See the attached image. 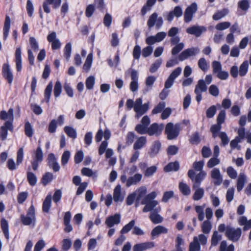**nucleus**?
Here are the masks:
<instances>
[{
    "mask_svg": "<svg viewBox=\"0 0 251 251\" xmlns=\"http://www.w3.org/2000/svg\"><path fill=\"white\" fill-rule=\"evenodd\" d=\"M165 102L164 101L160 102L155 107L152 109V113L153 114H157L162 112L161 118L163 120L168 118L172 113V109L167 107L165 108Z\"/></svg>",
    "mask_w": 251,
    "mask_h": 251,
    "instance_id": "nucleus-3",
    "label": "nucleus"
},
{
    "mask_svg": "<svg viewBox=\"0 0 251 251\" xmlns=\"http://www.w3.org/2000/svg\"><path fill=\"white\" fill-rule=\"evenodd\" d=\"M51 205V196L48 195L43 202L42 211L45 213H48Z\"/></svg>",
    "mask_w": 251,
    "mask_h": 251,
    "instance_id": "nucleus-24",
    "label": "nucleus"
},
{
    "mask_svg": "<svg viewBox=\"0 0 251 251\" xmlns=\"http://www.w3.org/2000/svg\"><path fill=\"white\" fill-rule=\"evenodd\" d=\"M187 175L188 177L193 182V189H195L196 188L199 187L206 174L204 171H201L196 175L194 171L191 169L188 171Z\"/></svg>",
    "mask_w": 251,
    "mask_h": 251,
    "instance_id": "nucleus-2",
    "label": "nucleus"
},
{
    "mask_svg": "<svg viewBox=\"0 0 251 251\" xmlns=\"http://www.w3.org/2000/svg\"><path fill=\"white\" fill-rule=\"evenodd\" d=\"M156 0H147L146 3L142 7L141 13L142 16H144L147 11L151 10V7L154 5Z\"/></svg>",
    "mask_w": 251,
    "mask_h": 251,
    "instance_id": "nucleus-25",
    "label": "nucleus"
},
{
    "mask_svg": "<svg viewBox=\"0 0 251 251\" xmlns=\"http://www.w3.org/2000/svg\"><path fill=\"white\" fill-rule=\"evenodd\" d=\"M158 201H152L148 202L145 203V206L143 209V212H148L153 210V208L157 205Z\"/></svg>",
    "mask_w": 251,
    "mask_h": 251,
    "instance_id": "nucleus-36",
    "label": "nucleus"
},
{
    "mask_svg": "<svg viewBox=\"0 0 251 251\" xmlns=\"http://www.w3.org/2000/svg\"><path fill=\"white\" fill-rule=\"evenodd\" d=\"M70 157V152L68 151H65L61 157V164L62 166L66 165Z\"/></svg>",
    "mask_w": 251,
    "mask_h": 251,
    "instance_id": "nucleus-63",
    "label": "nucleus"
},
{
    "mask_svg": "<svg viewBox=\"0 0 251 251\" xmlns=\"http://www.w3.org/2000/svg\"><path fill=\"white\" fill-rule=\"evenodd\" d=\"M13 126H1L0 130V139L1 141L5 140L7 136L8 130H12Z\"/></svg>",
    "mask_w": 251,
    "mask_h": 251,
    "instance_id": "nucleus-35",
    "label": "nucleus"
},
{
    "mask_svg": "<svg viewBox=\"0 0 251 251\" xmlns=\"http://www.w3.org/2000/svg\"><path fill=\"white\" fill-rule=\"evenodd\" d=\"M11 19L10 17L6 15L5 18V21L3 28V38L5 41L7 39L10 28Z\"/></svg>",
    "mask_w": 251,
    "mask_h": 251,
    "instance_id": "nucleus-18",
    "label": "nucleus"
},
{
    "mask_svg": "<svg viewBox=\"0 0 251 251\" xmlns=\"http://www.w3.org/2000/svg\"><path fill=\"white\" fill-rule=\"evenodd\" d=\"M21 220L22 224L25 226H29L32 223L34 224L36 221V214L35 207L32 204L28 208L26 215H21Z\"/></svg>",
    "mask_w": 251,
    "mask_h": 251,
    "instance_id": "nucleus-1",
    "label": "nucleus"
},
{
    "mask_svg": "<svg viewBox=\"0 0 251 251\" xmlns=\"http://www.w3.org/2000/svg\"><path fill=\"white\" fill-rule=\"evenodd\" d=\"M164 126H150L148 127V134L150 136H159L162 133Z\"/></svg>",
    "mask_w": 251,
    "mask_h": 251,
    "instance_id": "nucleus-26",
    "label": "nucleus"
},
{
    "mask_svg": "<svg viewBox=\"0 0 251 251\" xmlns=\"http://www.w3.org/2000/svg\"><path fill=\"white\" fill-rule=\"evenodd\" d=\"M53 179V175L51 173L46 172L43 176L41 182L43 186H46Z\"/></svg>",
    "mask_w": 251,
    "mask_h": 251,
    "instance_id": "nucleus-28",
    "label": "nucleus"
},
{
    "mask_svg": "<svg viewBox=\"0 0 251 251\" xmlns=\"http://www.w3.org/2000/svg\"><path fill=\"white\" fill-rule=\"evenodd\" d=\"M212 67L213 69V73L217 74L222 70V67L221 63L218 61H214L212 63Z\"/></svg>",
    "mask_w": 251,
    "mask_h": 251,
    "instance_id": "nucleus-58",
    "label": "nucleus"
},
{
    "mask_svg": "<svg viewBox=\"0 0 251 251\" xmlns=\"http://www.w3.org/2000/svg\"><path fill=\"white\" fill-rule=\"evenodd\" d=\"M62 87L61 82L57 80L54 84L53 94L55 98H58L62 92Z\"/></svg>",
    "mask_w": 251,
    "mask_h": 251,
    "instance_id": "nucleus-40",
    "label": "nucleus"
},
{
    "mask_svg": "<svg viewBox=\"0 0 251 251\" xmlns=\"http://www.w3.org/2000/svg\"><path fill=\"white\" fill-rule=\"evenodd\" d=\"M62 0H45L43 3V8L45 13L48 14L50 12L49 5H52L53 9L58 8L61 3Z\"/></svg>",
    "mask_w": 251,
    "mask_h": 251,
    "instance_id": "nucleus-7",
    "label": "nucleus"
},
{
    "mask_svg": "<svg viewBox=\"0 0 251 251\" xmlns=\"http://www.w3.org/2000/svg\"><path fill=\"white\" fill-rule=\"evenodd\" d=\"M195 88H197L198 90L201 92H204L207 89L206 83L203 79H200L198 81Z\"/></svg>",
    "mask_w": 251,
    "mask_h": 251,
    "instance_id": "nucleus-55",
    "label": "nucleus"
},
{
    "mask_svg": "<svg viewBox=\"0 0 251 251\" xmlns=\"http://www.w3.org/2000/svg\"><path fill=\"white\" fill-rule=\"evenodd\" d=\"M250 7V3L248 0H241L238 2V8L247 11Z\"/></svg>",
    "mask_w": 251,
    "mask_h": 251,
    "instance_id": "nucleus-45",
    "label": "nucleus"
},
{
    "mask_svg": "<svg viewBox=\"0 0 251 251\" xmlns=\"http://www.w3.org/2000/svg\"><path fill=\"white\" fill-rule=\"evenodd\" d=\"M162 63V59L159 58L157 59L150 67V72L151 73H155L160 67Z\"/></svg>",
    "mask_w": 251,
    "mask_h": 251,
    "instance_id": "nucleus-47",
    "label": "nucleus"
},
{
    "mask_svg": "<svg viewBox=\"0 0 251 251\" xmlns=\"http://www.w3.org/2000/svg\"><path fill=\"white\" fill-rule=\"evenodd\" d=\"M246 180V176L244 174H240L237 181V190L238 192L244 188Z\"/></svg>",
    "mask_w": 251,
    "mask_h": 251,
    "instance_id": "nucleus-29",
    "label": "nucleus"
},
{
    "mask_svg": "<svg viewBox=\"0 0 251 251\" xmlns=\"http://www.w3.org/2000/svg\"><path fill=\"white\" fill-rule=\"evenodd\" d=\"M147 143V139L144 136H141L137 139L133 145V149L135 151L143 148Z\"/></svg>",
    "mask_w": 251,
    "mask_h": 251,
    "instance_id": "nucleus-23",
    "label": "nucleus"
},
{
    "mask_svg": "<svg viewBox=\"0 0 251 251\" xmlns=\"http://www.w3.org/2000/svg\"><path fill=\"white\" fill-rule=\"evenodd\" d=\"M135 224L134 220H132L127 224L126 225L122 228L120 232L122 234L128 233L132 228H133Z\"/></svg>",
    "mask_w": 251,
    "mask_h": 251,
    "instance_id": "nucleus-39",
    "label": "nucleus"
},
{
    "mask_svg": "<svg viewBox=\"0 0 251 251\" xmlns=\"http://www.w3.org/2000/svg\"><path fill=\"white\" fill-rule=\"evenodd\" d=\"M33 160L41 162L43 160V152L40 146H39L36 150Z\"/></svg>",
    "mask_w": 251,
    "mask_h": 251,
    "instance_id": "nucleus-43",
    "label": "nucleus"
},
{
    "mask_svg": "<svg viewBox=\"0 0 251 251\" xmlns=\"http://www.w3.org/2000/svg\"><path fill=\"white\" fill-rule=\"evenodd\" d=\"M154 247L153 242H147L136 244L133 247V251H144L147 249H151Z\"/></svg>",
    "mask_w": 251,
    "mask_h": 251,
    "instance_id": "nucleus-14",
    "label": "nucleus"
},
{
    "mask_svg": "<svg viewBox=\"0 0 251 251\" xmlns=\"http://www.w3.org/2000/svg\"><path fill=\"white\" fill-rule=\"evenodd\" d=\"M211 177L214 179V184L216 186L220 185L223 181V178L220 170L218 168H214L211 172Z\"/></svg>",
    "mask_w": 251,
    "mask_h": 251,
    "instance_id": "nucleus-15",
    "label": "nucleus"
},
{
    "mask_svg": "<svg viewBox=\"0 0 251 251\" xmlns=\"http://www.w3.org/2000/svg\"><path fill=\"white\" fill-rule=\"evenodd\" d=\"M142 178V175L140 174H136L133 176H130L127 180L126 185L129 187L133 184H136L140 182Z\"/></svg>",
    "mask_w": 251,
    "mask_h": 251,
    "instance_id": "nucleus-22",
    "label": "nucleus"
},
{
    "mask_svg": "<svg viewBox=\"0 0 251 251\" xmlns=\"http://www.w3.org/2000/svg\"><path fill=\"white\" fill-rule=\"evenodd\" d=\"M161 148V143L159 141H155L151 148V154H156Z\"/></svg>",
    "mask_w": 251,
    "mask_h": 251,
    "instance_id": "nucleus-54",
    "label": "nucleus"
},
{
    "mask_svg": "<svg viewBox=\"0 0 251 251\" xmlns=\"http://www.w3.org/2000/svg\"><path fill=\"white\" fill-rule=\"evenodd\" d=\"M64 89L68 97L72 98L74 96V91L71 87L70 84L69 83H65L64 84Z\"/></svg>",
    "mask_w": 251,
    "mask_h": 251,
    "instance_id": "nucleus-61",
    "label": "nucleus"
},
{
    "mask_svg": "<svg viewBox=\"0 0 251 251\" xmlns=\"http://www.w3.org/2000/svg\"><path fill=\"white\" fill-rule=\"evenodd\" d=\"M121 215L116 213L113 215H111L106 218L105 220V225L107 227L111 228L115 225L119 224L121 222Z\"/></svg>",
    "mask_w": 251,
    "mask_h": 251,
    "instance_id": "nucleus-11",
    "label": "nucleus"
},
{
    "mask_svg": "<svg viewBox=\"0 0 251 251\" xmlns=\"http://www.w3.org/2000/svg\"><path fill=\"white\" fill-rule=\"evenodd\" d=\"M179 127V126H166L165 133L169 140H173L178 136L180 131Z\"/></svg>",
    "mask_w": 251,
    "mask_h": 251,
    "instance_id": "nucleus-10",
    "label": "nucleus"
},
{
    "mask_svg": "<svg viewBox=\"0 0 251 251\" xmlns=\"http://www.w3.org/2000/svg\"><path fill=\"white\" fill-rule=\"evenodd\" d=\"M131 81L129 85V88L131 91L134 92L138 89V72L135 70H132L130 74Z\"/></svg>",
    "mask_w": 251,
    "mask_h": 251,
    "instance_id": "nucleus-9",
    "label": "nucleus"
},
{
    "mask_svg": "<svg viewBox=\"0 0 251 251\" xmlns=\"http://www.w3.org/2000/svg\"><path fill=\"white\" fill-rule=\"evenodd\" d=\"M180 168L179 163L178 161L176 160L174 162H169L163 168L165 172H176Z\"/></svg>",
    "mask_w": 251,
    "mask_h": 251,
    "instance_id": "nucleus-17",
    "label": "nucleus"
},
{
    "mask_svg": "<svg viewBox=\"0 0 251 251\" xmlns=\"http://www.w3.org/2000/svg\"><path fill=\"white\" fill-rule=\"evenodd\" d=\"M157 167L155 165L147 168L144 172L145 176L150 177L152 176L156 171Z\"/></svg>",
    "mask_w": 251,
    "mask_h": 251,
    "instance_id": "nucleus-53",
    "label": "nucleus"
},
{
    "mask_svg": "<svg viewBox=\"0 0 251 251\" xmlns=\"http://www.w3.org/2000/svg\"><path fill=\"white\" fill-rule=\"evenodd\" d=\"M157 212V209H154L149 216L150 220L154 224L161 223L163 220V218Z\"/></svg>",
    "mask_w": 251,
    "mask_h": 251,
    "instance_id": "nucleus-20",
    "label": "nucleus"
},
{
    "mask_svg": "<svg viewBox=\"0 0 251 251\" xmlns=\"http://www.w3.org/2000/svg\"><path fill=\"white\" fill-rule=\"evenodd\" d=\"M3 77L7 80L8 84H11L13 80V75L8 64H4L2 68Z\"/></svg>",
    "mask_w": 251,
    "mask_h": 251,
    "instance_id": "nucleus-12",
    "label": "nucleus"
},
{
    "mask_svg": "<svg viewBox=\"0 0 251 251\" xmlns=\"http://www.w3.org/2000/svg\"><path fill=\"white\" fill-rule=\"evenodd\" d=\"M157 16V13L154 12L149 17L147 21V25L149 29H151L156 24Z\"/></svg>",
    "mask_w": 251,
    "mask_h": 251,
    "instance_id": "nucleus-33",
    "label": "nucleus"
},
{
    "mask_svg": "<svg viewBox=\"0 0 251 251\" xmlns=\"http://www.w3.org/2000/svg\"><path fill=\"white\" fill-rule=\"evenodd\" d=\"M26 8L28 16L31 17L34 12L33 5L30 0H27L26 2Z\"/></svg>",
    "mask_w": 251,
    "mask_h": 251,
    "instance_id": "nucleus-62",
    "label": "nucleus"
},
{
    "mask_svg": "<svg viewBox=\"0 0 251 251\" xmlns=\"http://www.w3.org/2000/svg\"><path fill=\"white\" fill-rule=\"evenodd\" d=\"M113 199L115 202L122 201L123 200L121 196V187L120 185H117L114 190Z\"/></svg>",
    "mask_w": 251,
    "mask_h": 251,
    "instance_id": "nucleus-30",
    "label": "nucleus"
},
{
    "mask_svg": "<svg viewBox=\"0 0 251 251\" xmlns=\"http://www.w3.org/2000/svg\"><path fill=\"white\" fill-rule=\"evenodd\" d=\"M248 63L247 62H244L240 66L239 73L241 76L245 75L248 70Z\"/></svg>",
    "mask_w": 251,
    "mask_h": 251,
    "instance_id": "nucleus-57",
    "label": "nucleus"
},
{
    "mask_svg": "<svg viewBox=\"0 0 251 251\" xmlns=\"http://www.w3.org/2000/svg\"><path fill=\"white\" fill-rule=\"evenodd\" d=\"M15 63L16 66V70L17 72H20L22 69V51L21 47L16 48L15 53Z\"/></svg>",
    "mask_w": 251,
    "mask_h": 251,
    "instance_id": "nucleus-16",
    "label": "nucleus"
},
{
    "mask_svg": "<svg viewBox=\"0 0 251 251\" xmlns=\"http://www.w3.org/2000/svg\"><path fill=\"white\" fill-rule=\"evenodd\" d=\"M14 110L12 108L9 109L7 112L2 110L0 112V118L2 120L6 121L4 126H12L14 120Z\"/></svg>",
    "mask_w": 251,
    "mask_h": 251,
    "instance_id": "nucleus-5",
    "label": "nucleus"
},
{
    "mask_svg": "<svg viewBox=\"0 0 251 251\" xmlns=\"http://www.w3.org/2000/svg\"><path fill=\"white\" fill-rule=\"evenodd\" d=\"M0 226L5 238L7 240L9 239V226L7 221L4 218L0 220Z\"/></svg>",
    "mask_w": 251,
    "mask_h": 251,
    "instance_id": "nucleus-21",
    "label": "nucleus"
},
{
    "mask_svg": "<svg viewBox=\"0 0 251 251\" xmlns=\"http://www.w3.org/2000/svg\"><path fill=\"white\" fill-rule=\"evenodd\" d=\"M204 190L201 188H198L195 191L193 196V199L194 201H199L201 200L204 195Z\"/></svg>",
    "mask_w": 251,
    "mask_h": 251,
    "instance_id": "nucleus-46",
    "label": "nucleus"
},
{
    "mask_svg": "<svg viewBox=\"0 0 251 251\" xmlns=\"http://www.w3.org/2000/svg\"><path fill=\"white\" fill-rule=\"evenodd\" d=\"M225 234L229 240L235 242L239 240L241 236L242 230L240 227L235 229L233 227L227 226Z\"/></svg>",
    "mask_w": 251,
    "mask_h": 251,
    "instance_id": "nucleus-4",
    "label": "nucleus"
},
{
    "mask_svg": "<svg viewBox=\"0 0 251 251\" xmlns=\"http://www.w3.org/2000/svg\"><path fill=\"white\" fill-rule=\"evenodd\" d=\"M96 10V7L93 4H90L88 5L85 10V16L86 17L89 18L91 17Z\"/></svg>",
    "mask_w": 251,
    "mask_h": 251,
    "instance_id": "nucleus-51",
    "label": "nucleus"
},
{
    "mask_svg": "<svg viewBox=\"0 0 251 251\" xmlns=\"http://www.w3.org/2000/svg\"><path fill=\"white\" fill-rule=\"evenodd\" d=\"M64 131L69 137L73 139H75L77 137L75 130L72 126H65Z\"/></svg>",
    "mask_w": 251,
    "mask_h": 251,
    "instance_id": "nucleus-41",
    "label": "nucleus"
},
{
    "mask_svg": "<svg viewBox=\"0 0 251 251\" xmlns=\"http://www.w3.org/2000/svg\"><path fill=\"white\" fill-rule=\"evenodd\" d=\"M200 51L198 48H191L184 50L178 56V59L182 61L191 56H194Z\"/></svg>",
    "mask_w": 251,
    "mask_h": 251,
    "instance_id": "nucleus-8",
    "label": "nucleus"
},
{
    "mask_svg": "<svg viewBox=\"0 0 251 251\" xmlns=\"http://www.w3.org/2000/svg\"><path fill=\"white\" fill-rule=\"evenodd\" d=\"M211 229V225L210 222L206 220L204 221L201 226L202 231L205 234H208L210 232Z\"/></svg>",
    "mask_w": 251,
    "mask_h": 251,
    "instance_id": "nucleus-56",
    "label": "nucleus"
},
{
    "mask_svg": "<svg viewBox=\"0 0 251 251\" xmlns=\"http://www.w3.org/2000/svg\"><path fill=\"white\" fill-rule=\"evenodd\" d=\"M206 30L204 26L193 25L186 29V32L188 34L194 35L196 37H200L202 32Z\"/></svg>",
    "mask_w": 251,
    "mask_h": 251,
    "instance_id": "nucleus-13",
    "label": "nucleus"
},
{
    "mask_svg": "<svg viewBox=\"0 0 251 251\" xmlns=\"http://www.w3.org/2000/svg\"><path fill=\"white\" fill-rule=\"evenodd\" d=\"M226 118V111L224 110H222L218 115L217 118V125L213 126H221L225 122Z\"/></svg>",
    "mask_w": 251,
    "mask_h": 251,
    "instance_id": "nucleus-48",
    "label": "nucleus"
},
{
    "mask_svg": "<svg viewBox=\"0 0 251 251\" xmlns=\"http://www.w3.org/2000/svg\"><path fill=\"white\" fill-rule=\"evenodd\" d=\"M93 4L97 9L101 12H103L106 8L104 0H94Z\"/></svg>",
    "mask_w": 251,
    "mask_h": 251,
    "instance_id": "nucleus-38",
    "label": "nucleus"
},
{
    "mask_svg": "<svg viewBox=\"0 0 251 251\" xmlns=\"http://www.w3.org/2000/svg\"><path fill=\"white\" fill-rule=\"evenodd\" d=\"M72 243L70 239H64L62 241V250L68 251L71 247Z\"/></svg>",
    "mask_w": 251,
    "mask_h": 251,
    "instance_id": "nucleus-60",
    "label": "nucleus"
},
{
    "mask_svg": "<svg viewBox=\"0 0 251 251\" xmlns=\"http://www.w3.org/2000/svg\"><path fill=\"white\" fill-rule=\"evenodd\" d=\"M198 66L203 72L207 70V63L204 58L202 57L199 59Z\"/></svg>",
    "mask_w": 251,
    "mask_h": 251,
    "instance_id": "nucleus-64",
    "label": "nucleus"
},
{
    "mask_svg": "<svg viewBox=\"0 0 251 251\" xmlns=\"http://www.w3.org/2000/svg\"><path fill=\"white\" fill-rule=\"evenodd\" d=\"M95 83V78L93 75L88 77L85 81V85L88 90H92L93 89Z\"/></svg>",
    "mask_w": 251,
    "mask_h": 251,
    "instance_id": "nucleus-44",
    "label": "nucleus"
},
{
    "mask_svg": "<svg viewBox=\"0 0 251 251\" xmlns=\"http://www.w3.org/2000/svg\"><path fill=\"white\" fill-rule=\"evenodd\" d=\"M156 192L155 191H153L148 194L146 197H144L141 201V204L144 205L148 202L152 201H154L153 200L156 198Z\"/></svg>",
    "mask_w": 251,
    "mask_h": 251,
    "instance_id": "nucleus-42",
    "label": "nucleus"
},
{
    "mask_svg": "<svg viewBox=\"0 0 251 251\" xmlns=\"http://www.w3.org/2000/svg\"><path fill=\"white\" fill-rule=\"evenodd\" d=\"M52 90V84L50 82L46 87L44 92L45 100L47 103L50 101L51 94Z\"/></svg>",
    "mask_w": 251,
    "mask_h": 251,
    "instance_id": "nucleus-32",
    "label": "nucleus"
},
{
    "mask_svg": "<svg viewBox=\"0 0 251 251\" xmlns=\"http://www.w3.org/2000/svg\"><path fill=\"white\" fill-rule=\"evenodd\" d=\"M178 187L179 191L183 195L188 196L190 194V188L186 183L181 182L179 183Z\"/></svg>",
    "mask_w": 251,
    "mask_h": 251,
    "instance_id": "nucleus-31",
    "label": "nucleus"
},
{
    "mask_svg": "<svg viewBox=\"0 0 251 251\" xmlns=\"http://www.w3.org/2000/svg\"><path fill=\"white\" fill-rule=\"evenodd\" d=\"M201 245L197 236H195L193 240L191 242L189 246V251H200Z\"/></svg>",
    "mask_w": 251,
    "mask_h": 251,
    "instance_id": "nucleus-27",
    "label": "nucleus"
},
{
    "mask_svg": "<svg viewBox=\"0 0 251 251\" xmlns=\"http://www.w3.org/2000/svg\"><path fill=\"white\" fill-rule=\"evenodd\" d=\"M189 142L191 144L195 145H198L200 143L201 140L198 132L193 133L191 135L189 139Z\"/></svg>",
    "mask_w": 251,
    "mask_h": 251,
    "instance_id": "nucleus-59",
    "label": "nucleus"
},
{
    "mask_svg": "<svg viewBox=\"0 0 251 251\" xmlns=\"http://www.w3.org/2000/svg\"><path fill=\"white\" fill-rule=\"evenodd\" d=\"M168 232V229L162 226H155L151 231V236L152 237L154 238L158 236L160 234H166Z\"/></svg>",
    "mask_w": 251,
    "mask_h": 251,
    "instance_id": "nucleus-19",
    "label": "nucleus"
},
{
    "mask_svg": "<svg viewBox=\"0 0 251 251\" xmlns=\"http://www.w3.org/2000/svg\"><path fill=\"white\" fill-rule=\"evenodd\" d=\"M72 51V45L71 43H68L66 44L64 49V56L68 60L70 58Z\"/></svg>",
    "mask_w": 251,
    "mask_h": 251,
    "instance_id": "nucleus-50",
    "label": "nucleus"
},
{
    "mask_svg": "<svg viewBox=\"0 0 251 251\" xmlns=\"http://www.w3.org/2000/svg\"><path fill=\"white\" fill-rule=\"evenodd\" d=\"M222 239V236L218 234V231H215L211 237V246H216L219 241Z\"/></svg>",
    "mask_w": 251,
    "mask_h": 251,
    "instance_id": "nucleus-49",
    "label": "nucleus"
},
{
    "mask_svg": "<svg viewBox=\"0 0 251 251\" xmlns=\"http://www.w3.org/2000/svg\"><path fill=\"white\" fill-rule=\"evenodd\" d=\"M27 179L30 186H34L36 184L37 178L33 173L31 172L27 173Z\"/></svg>",
    "mask_w": 251,
    "mask_h": 251,
    "instance_id": "nucleus-37",
    "label": "nucleus"
},
{
    "mask_svg": "<svg viewBox=\"0 0 251 251\" xmlns=\"http://www.w3.org/2000/svg\"><path fill=\"white\" fill-rule=\"evenodd\" d=\"M149 107V103H145L144 104L140 105L138 108H137V106L134 107V110L138 114L142 115L148 111Z\"/></svg>",
    "mask_w": 251,
    "mask_h": 251,
    "instance_id": "nucleus-34",
    "label": "nucleus"
},
{
    "mask_svg": "<svg viewBox=\"0 0 251 251\" xmlns=\"http://www.w3.org/2000/svg\"><path fill=\"white\" fill-rule=\"evenodd\" d=\"M197 9L196 2L192 3L186 8L184 14V20L185 23H188L192 21L193 15L196 12Z\"/></svg>",
    "mask_w": 251,
    "mask_h": 251,
    "instance_id": "nucleus-6",
    "label": "nucleus"
},
{
    "mask_svg": "<svg viewBox=\"0 0 251 251\" xmlns=\"http://www.w3.org/2000/svg\"><path fill=\"white\" fill-rule=\"evenodd\" d=\"M227 14V10L226 9H224L221 11H218L216 12L212 16V18L214 20L218 21Z\"/></svg>",
    "mask_w": 251,
    "mask_h": 251,
    "instance_id": "nucleus-52",
    "label": "nucleus"
}]
</instances>
